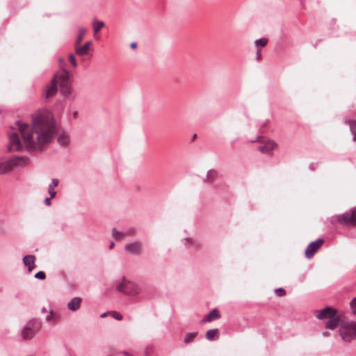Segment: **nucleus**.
<instances>
[{
	"mask_svg": "<svg viewBox=\"0 0 356 356\" xmlns=\"http://www.w3.org/2000/svg\"><path fill=\"white\" fill-rule=\"evenodd\" d=\"M33 128L21 121L17 122L18 129L29 152L38 147L49 143L56 129L54 120L43 115H38L33 118Z\"/></svg>",
	"mask_w": 356,
	"mask_h": 356,
	"instance_id": "f257e3e1",
	"label": "nucleus"
},
{
	"mask_svg": "<svg viewBox=\"0 0 356 356\" xmlns=\"http://www.w3.org/2000/svg\"><path fill=\"white\" fill-rule=\"evenodd\" d=\"M59 83L60 92L65 97L70 94L71 80L68 71L64 70L58 76L56 75L51 80V83L46 88L45 97L48 99L54 96L58 91L57 83Z\"/></svg>",
	"mask_w": 356,
	"mask_h": 356,
	"instance_id": "f03ea898",
	"label": "nucleus"
},
{
	"mask_svg": "<svg viewBox=\"0 0 356 356\" xmlns=\"http://www.w3.org/2000/svg\"><path fill=\"white\" fill-rule=\"evenodd\" d=\"M316 316L321 320L327 319L325 327L330 330L336 329L340 324V317L337 314L336 309L330 307H325L324 309L318 311Z\"/></svg>",
	"mask_w": 356,
	"mask_h": 356,
	"instance_id": "7ed1b4c3",
	"label": "nucleus"
},
{
	"mask_svg": "<svg viewBox=\"0 0 356 356\" xmlns=\"http://www.w3.org/2000/svg\"><path fill=\"white\" fill-rule=\"evenodd\" d=\"M339 334L342 339L350 341L356 339V321H348L341 323Z\"/></svg>",
	"mask_w": 356,
	"mask_h": 356,
	"instance_id": "20e7f679",
	"label": "nucleus"
},
{
	"mask_svg": "<svg viewBox=\"0 0 356 356\" xmlns=\"http://www.w3.org/2000/svg\"><path fill=\"white\" fill-rule=\"evenodd\" d=\"M40 323L35 320L29 321L22 329L20 336L22 340H30L40 331Z\"/></svg>",
	"mask_w": 356,
	"mask_h": 356,
	"instance_id": "39448f33",
	"label": "nucleus"
},
{
	"mask_svg": "<svg viewBox=\"0 0 356 356\" xmlns=\"http://www.w3.org/2000/svg\"><path fill=\"white\" fill-rule=\"evenodd\" d=\"M28 159L23 156H15L10 159L0 163V172L6 173L13 170L15 167L22 166L27 163Z\"/></svg>",
	"mask_w": 356,
	"mask_h": 356,
	"instance_id": "423d86ee",
	"label": "nucleus"
},
{
	"mask_svg": "<svg viewBox=\"0 0 356 356\" xmlns=\"http://www.w3.org/2000/svg\"><path fill=\"white\" fill-rule=\"evenodd\" d=\"M337 220L343 225L355 227L356 226V207L353 208L349 212H345L341 215L337 216Z\"/></svg>",
	"mask_w": 356,
	"mask_h": 356,
	"instance_id": "0eeeda50",
	"label": "nucleus"
},
{
	"mask_svg": "<svg viewBox=\"0 0 356 356\" xmlns=\"http://www.w3.org/2000/svg\"><path fill=\"white\" fill-rule=\"evenodd\" d=\"M118 290L124 294L136 296L140 291L138 284L132 282H122L117 286Z\"/></svg>",
	"mask_w": 356,
	"mask_h": 356,
	"instance_id": "6e6552de",
	"label": "nucleus"
},
{
	"mask_svg": "<svg viewBox=\"0 0 356 356\" xmlns=\"http://www.w3.org/2000/svg\"><path fill=\"white\" fill-rule=\"evenodd\" d=\"M22 145L20 143L19 137L17 134L13 133L9 135V145L8 147V152L21 151Z\"/></svg>",
	"mask_w": 356,
	"mask_h": 356,
	"instance_id": "1a4fd4ad",
	"label": "nucleus"
},
{
	"mask_svg": "<svg viewBox=\"0 0 356 356\" xmlns=\"http://www.w3.org/2000/svg\"><path fill=\"white\" fill-rule=\"evenodd\" d=\"M323 242V239L318 238L310 243L305 250V257L308 259L313 257L314 253L318 250Z\"/></svg>",
	"mask_w": 356,
	"mask_h": 356,
	"instance_id": "9d476101",
	"label": "nucleus"
},
{
	"mask_svg": "<svg viewBox=\"0 0 356 356\" xmlns=\"http://www.w3.org/2000/svg\"><path fill=\"white\" fill-rule=\"evenodd\" d=\"M124 250L129 254L139 255L141 253L142 244L138 241L129 243L126 244Z\"/></svg>",
	"mask_w": 356,
	"mask_h": 356,
	"instance_id": "9b49d317",
	"label": "nucleus"
},
{
	"mask_svg": "<svg viewBox=\"0 0 356 356\" xmlns=\"http://www.w3.org/2000/svg\"><path fill=\"white\" fill-rule=\"evenodd\" d=\"M135 232L134 229H129L126 232L118 231L115 228L112 229V236L117 241L126 239L127 236H131Z\"/></svg>",
	"mask_w": 356,
	"mask_h": 356,
	"instance_id": "f8f14e48",
	"label": "nucleus"
},
{
	"mask_svg": "<svg viewBox=\"0 0 356 356\" xmlns=\"http://www.w3.org/2000/svg\"><path fill=\"white\" fill-rule=\"evenodd\" d=\"M276 145L275 141L269 140L264 145L258 147V150L264 154L271 155Z\"/></svg>",
	"mask_w": 356,
	"mask_h": 356,
	"instance_id": "ddd939ff",
	"label": "nucleus"
},
{
	"mask_svg": "<svg viewBox=\"0 0 356 356\" xmlns=\"http://www.w3.org/2000/svg\"><path fill=\"white\" fill-rule=\"evenodd\" d=\"M35 257L32 254L26 255L23 257V264L27 266L29 272H31L35 267Z\"/></svg>",
	"mask_w": 356,
	"mask_h": 356,
	"instance_id": "4468645a",
	"label": "nucleus"
},
{
	"mask_svg": "<svg viewBox=\"0 0 356 356\" xmlns=\"http://www.w3.org/2000/svg\"><path fill=\"white\" fill-rule=\"evenodd\" d=\"M82 302L81 297H74L67 303V309L72 312L77 311Z\"/></svg>",
	"mask_w": 356,
	"mask_h": 356,
	"instance_id": "2eb2a0df",
	"label": "nucleus"
},
{
	"mask_svg": "<svg viewBox=\"0 0 356 356\" xmlns=\"http://www.w3.org/2000/svg\"><path fill=\"white\" fill-rule=\"evenodd\" d=\"M220 314L217 309H212L208 314L204 316L202 319V323L211 322L214 320L220 318Z\"/></svg>",
	"mask_w": 356,
	"mask_h": 356,
	"instance_id": "dca6fc26",
	"label": "nucleus"
},
{
	"mask_svg": "<svg viewBox=\"0 0 356 356\" xmlns=\"http://www.w3.org/2000/svg\"><path fill=\"white\" fill-rule=\"evenodd\" d=\"M91 41H88L83 46L76 47L75 49V54L81 57L88 55L89 47L91 45Z\"/></svg>",
	"mask_w": 356,
	"mask_h": 356,
	"instance_id": "f3484780",
	"label": "nucleus"
},
{
	"mask_svg": "<svg viewBox=\"0 0 356 356\" xmlns=\"http://www.w3.org/2000/svg\"><path fill=\"white\" fill-rule=\"evenodd\" d=\"M57 141L60 145L66 147L70 143V138L65 131H61L58 135Z\"/></svg>",
	"mask_w": 356,
	"mask_h": 356,
	"instance_id": "a211bd4d",
	"label": "nucleus"
},
{
	"mask_svg": "<svg viewBox=\"0 0 356 356\" xmlns=\"http://www.w3.org/2000/svg\"><path fill=\"white\" fill-rule=\"evenodd\" d=\"M59 184V181L58 179L54 178L52 179L51 182L49 184L48 187V193L49 194L50 198L55 197L56 195V192L55 191V188L58 186Z\"/></svg>",
	"mask_w": 356,
	"mask_h": 356,
	"instance_id": "6ab92c4d",
	"label": "nucleus"
},
{
	"mask_svg": "<svg viewBox=\"0 0 356 356\" xmlns=\"http://www.w3.org/2000/svg\"><path fill=\"white\" fill-rule=\"evenodd\" d=\"M219 337L218 334V329H211L209 330L206 333V338L209 341H215L218 339Z\"/></svg>",
	"mask_w": 356,
	"mask_h": 356,
	"instance_id": "aec40b11",
	"label": "nucleus"
},
{
	"mask_svg": "<svg viewBox=\"0 0 356 356\" xmlns=\"http://www.w3.org/2000/svg\"><path fill=\"white\" fill-rule=\"evenodd\" d=\"M218 177V172L213 169H211L207 172L206 181L213 183Z\"/></svg>",
	"mask_w": 356,
	"mask_h": 356,
	"instance_id": "412c9836",
	"label": "nucleus"
},
{
	"mask_svg": "<svg viewBox=\"0 0 356 356\" xmlns=\"http://www.w3.org/2000/svg\"><path fill=\"white\" fill-rule=\"evenodd\" d=\"M104 26V23L102 21L99 20H94L92 22V28L94 32L96 33L99 32Z\"/></svg>",
	"mask_w": 356,
	"mask_h": 356,
	"instance_id": "4be33fe9",
	"label": "nucleus"
},
{
	"mask_svg": "<svg viewBox=\"0 0 356 356\" xmlns=\"http://www.w3.org/2000/svg\"><path fill=\"white\" fill-rule=\"evenodd\" d=\"M268 43V40L265 38H261L260 39L256 40L254 42V44L257 47V49H261L262 47H265Z\"/></svg>",
	"mask_w": 356,
	"mask_h": 356,
	"instance_id": "5701e85b",
	"label": "nucleus"
},
{
	"mask_svg": "<svg viewBox=\"0 0 356 356\" xmlns=\"http://www.w3.org/2000/svg\"><path fill=\"white\" fill-rule=\"evenodd\" d=\"M197 332H188L186 334L185 338H184V343H188L195 339V338L197 337Z\"/></svg>",
	"mask_w": 356,
	"mask_h": 356,
	"instance_id": "b1692460",
	"label": "nucleus"
},
{
	"mask_svg": "<svg viewBox=\"0 0 356 356\" xmlns=\"http://www.w3.org/2000/svg\"><path fill=\"white\" fill-rule=\"evenodd\" d=\"M346 123L350 127V130L352 133L356 132V120L346 119Z\"/></svg>",
	"mask_w": 356,
	"mask_h": 356,
	"instance_id": "393cba45",
	"label": "nucleus"
},
{
	"mask_svg": "<svg viewBox=\"0 0 356 356\" xmlns=\"http://www.w3.org/2000/svg\"><path fill=\"white\" fill-rule=\"evenodd\" d=\"M86 32V31L83 28H80L79 29V35H78L77 38L76 40V45L79 44L81 42V40H82V39L83 38V35H85Z\"/></svg>",
	"mask_w": 356,
	"mask_h": 356,
	"instance_id": "a878e982",
	"label": "nucleus"
},
{
	"mask_svg": "<svg viewBox=\"0 0 356 356\" xmlns=\"http://www.w3.org/2000/svg\"><path fill=\"white\" fill-rule=\"evenodd\" d=\"M110 314L113 318L118 321H121L122 319V316L117 312H111Z\"/></svg>",
	"mask_w": 356,
	"mask_h": 356,
	"instance_id": "bb28decb",
	"label": "nucleus"
},
{
	"mask_svg": "<svg viewBox=\"0 0 356 356\" xmlns=\"http://www.w3.org/2000/svg\"><path fill=\"white\" fill-rule=\"evenodd\" d=\"M35 277L38 280H44L46 275L43 271H38L35 274Z\"/></svg>",
	"mask_w": 356,
	"mask_h": 356,
	"instance_id": "cd10ccee",
	"label": "nucleus"
},
{
	"mask_svg": "<svg viewBox=\"0 0 356 356\" xmlns=\"http://www.w3.org/2000/svg\"><path fill=\"white\" fill-rule=\"evenodd\" d=\"M350 306L351 308L352 312L356 314V298H353L350 302Z\"/></svg>",
	"mask_w": 356,
	"mask_h": 356,
	"instance_id": "c85d7f7f",
	"label": "nucleus"
},
{
	"mask_svg": "<svg viewBox=\"0 0 356 356\" xmlns=\"http://www.w3.org/2000/svg\"><path fill=\"white\" fill-rule=\"evenodd\" d=\"M275 292V294L280 297L285 295V290L282 288L276 289Z\"/></svg>",
	"mask_w": 356,
	"mask_h": 356,
	"instance_id": "c756f323",
	"label": "nucleus"
},
{
	"mask_svg": "<svg viewBox=\"0 0 356 356\" xmlns=\"http://www.w3.org/2000/svg\"><path fill=\"white\" fill-rule=\"evenodd\" d=\"M69 60L70 62L72 63V65H73V67H77V63H76V58L74 57V55L72 54H70L69 56Z\"/></svg>",
	"mask_w": 356,
	"mask_h": 356,
	"instance_id": "7c9ffc66",
	"label": "nucleus"
},
{
	"mask_svg": "<svg viewBox=\"0 0 356 356\" xmlns=\"http://www.w3.org/2000/svg\"><path fill=\"white\" fill-rule=\"evenodd\" d=\"M153 351V347L151 346H148L145 349V356H149Z\"/></svg>",
	"mask_w": 356,
	"mask_h": 356,
	"instance_id": "2f4dec72",
	"label": "nucleus"
},
{
	"mask_svg": "<svg viewBox=\"0 0 356 356\" xmlns=\"http://www.w3.org/2000/svg\"><path fill=\"white\" fill-rule=\"evenodd\" d=\"M51 198H50V197L45 198L44 200V204L47 206H50L51 205Z\"/></svg>",
	"mask_w": 356,
	"mask_h": 356,
	"instance_id": "473e14b6",
	"label": "nucleus"
},
{
	"mask_svg": "<svg viewBox=\"0 0 356 356\" xmlns=\"http://www.w3.org/2000/svg\"><path fill=\"white\" fill-rule=\"evenodd\" d=\"M261 59V54L260 49H257V60H260Z\"/></svg>",
	"mask_w": 356,
	"mask_h": 356,
	"instance_id": "72a5a7b5",
	"label": "nucleus"
},
{
	"mask_svg": "<svg viewBox=\"0 0 356 356\" xmlns=\"http://www.w3.org/2000/svg\"><path fill=\"white\" fill-rule=\"evenodd\" d=\"M51 313H52V312H51V311H50L49 314H48V315L47 316V317H46V321H50V319H51Z\"/></svg>",
	"mask_w": 356,
	"mask_h": 356,
	"instance_id": "f704fd0d",
	"label": "nucleus"
},
{
	"mask_svg": "<svg viewBox=\"0 0 356 356\" xmlns=\"http://www.w3.org/2000/svg\"><path fill=\"white\" fill-rule=\"evenodd\" d=\"M137 46V44L136 42H132L130 45L131 48L135 49Z\"/></svg>",
	"mask_w": 356,
	"mask_h": 356,
	"instance_id": "c9c22d12",
	"label": "nucleus"
},
{
	"mask_svg": "<svg viewBox=\"0 0 356 356\" xmlns=\"http://www.w3.org/2000/svg\"><path fill=\"white\" fill-rule=\"evenodd\" d=\"M329 335H330V332H327V331H325V332H323V337H327Z\"/></svg>",
	"mask_w": 356,
	"mask_h": 356,
	"instance_id": "e433bc0d",
	"label": "nucleus"
},
{
	"mask_svg": "<svg viewBox=\"0 0 356 356\" xmlns=\"http://www.w3.org/2000/svg\"><path fill=\"white\" fill-rule=\"evenodd\" d=\"M115 245V243L113 242H111L109 245V249H112Z\"/></svg>",
	"mask_w": 356,
	"mask_h": 356,
	"instance_id": "4c0bfd02",
	"label": "nucleus"
},
{
	"mask_svg": "<svg viewBox=\"0 0 356 356\" xmlns=\"http://www.w3.org/2000/svg\"><path fill=\"white\" fill-rule=\"evenodd\" d=\"M122 355L123 356H131L127 352H123L122 353Z\"/></svg>",
	"mask_w": 356,
	"mask_h": 356,
	"instance_id": "58836bf2",
	"label": "nucleus"
},
{
	"mask_svg": "<svg viewBox=\"0 0 356 356\" xmlns=\"http://www.w3.org/2000/svg\"><path fill=\"white\" fill-rule=\"evenodd\" d=\"M353 134V140L356 142V132L352 133Z\"/></svg>",
	"mask_w": 356,
	"mask_h": 356,
	"instance_id": "ea45409f",
	"label": "nucleus"
},
{
	"mask_svg": "<svg viewBox=\"0 0 356 356\" xmlns=\"http://www.w3.org/2000/svg\"><path fill=\"white\" fill-rule=\"evenodd\" d=\"M107 316V313H103L102 314H101L100 317L101 318H104Z\"/></svg>",
	"mask_w": 356,
	"mask_h": 356,
	"instance_id": "a19ab883",
	"label": "nucleus"
},
{
	"mask_svg": "<svg viewBox=\"0 0 356 356\" xmlns=\"http://www.w3.org/2000/svg\"><path fill=\"white\" fill-rule=\"evenodd\" d=\"M185 240L187 241V242H192V240L189 238H186Z\"/></svg>",
	"mask_w": 356,
	"mask_h": 356,
	"instance_id": "79ce46f5",
	"label": "nucleus"
},
{
	"mask_svg": "<svg viewBox=\"0 0 356 356\" xmlns=\"http://www.w3.org/2000/svg\"><path fill=\"white\" fill-rule=\"evenodd\" d=\"M47 312L46 308H45V307H43V308L42 309V312Z\"/></svg>",
	"mask_w": 356,
	"mask_h": 356,
	"instance_id": "37998d69",
	"label": "nucleus"
},
{
	"mask_svg": "<svg viewBox=\"0 0 356 356\" xmlns=\"http://www.w3.org/2000/svg\"><path fill=\"white\" fill-rule=\"evenodd\" d=\"M195 137H196V134H195L193 135V139L195 138Z\"/></svg>",
	"mask_w": 356,
	"mask_h": 356,
	"instance_id": "c03bdc74",
	"label": "nucleus"
},
{
	"mask_svg": "<svg viewBox=\"0 0 356 356\" xmlns=\"http://www.w3.org/2000/svg\"><path fill=\"white\" fill-rule=\"evenodd\" d=\"M310 168H311L312 170H314V168H312V165H310Z\"/></svg>",
	"mask_w": 356,
	"mask_h": 356,
	"instance_id": "a18cd8bd",
	"label": "nucleus"
}]
</instances>
